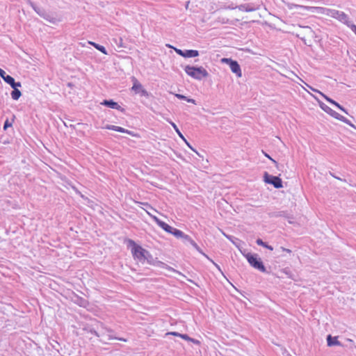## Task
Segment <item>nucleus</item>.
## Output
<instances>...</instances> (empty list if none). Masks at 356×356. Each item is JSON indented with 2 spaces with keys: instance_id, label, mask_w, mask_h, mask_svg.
<instances>
[{
  "instance_id": "nucleus-1",
  "label": "nucleus",
  "mask_w": 356,
  "mask_h": 356,
  "mask_svg": "<svg viewBox=\"0 0 356 356\" xmlns=\"http://www.w3.org/2000/svg\"><path fill=\"white\" fill-rule=\"evenodd\" d=\"M185 72L192 78L197 80H202L209 76L208 72L203 67H195L186 65L184 68Z\"/></svg>"
},
{
  "instance_id": "nucleus-2",
  "label": "nucleus",
  "mask_w": 356,
  "mask_h": 356,
  "mask_svg": "<svg viewBox=\"0 0 356 356\" xmlns=\"http://www.w3.org/2000/svg\"><path fill=\"white\" fill-rule=\"evenodd\" d=\"M243 255L252 267L262 273L266 272V268L258 254L248 252L247 254H243Z\"/></svg>"
},
{
  "instance_id": "nucleus-3",
  "label": "nucleus",
  "mask_w": 356,
  "mask_h": 356,
  "mask_svg": "<svg viewBox=\"0 0 356 356\" xmlns=\"http://www.w3.org/2000/svg\"><path fill=\"white\" fill-rule=\"evenodd\" d=\"M129 245L131 246V253L135 259H138L139 261L143 263L144 257L147 254V250L143 248L140 245L136 244L134 241L131 239L128 240Z\"/></svg>"
},
{
  "instance_id": "nucleus-4",
  "label": "nucleus",
  "mask_w": 356,
  "mask_h": 356,
  "mask_svg": "<svg viewBox=\"0 0 356 356\" xmlns=\"http://www.w3.org/2000/svg\"><path fill=\"white\" fill-rule=\"evenodd\" d=\"M319 105L323 111L326 112L327 114L330 115L334 118H335L339 121H341V122L348 124L349 126L356 129L355 125L353 124H352V122L349 120H348L346 118L343 117V115H340L337 112L334 111V110H332L331 108H330L328 106H327L324 103L319 102Z\"/></svg>"
},
{
  "instance_id": "nucleus-5",
  "label": "nucleus",
  "mask_w": 356,
  "mask_h": 356,
  "mask_svg": "<svg viewBox=\"0 0 356 356\" xmlns=\"http://www.w3.org/2000/svg\"><path fill=\"white\" fill-rule=\"evenodd\" d=\"M287 8L290 10L294 8H298L304 10L309 11L311 13H316L318 14H327V11L328 10L327 8L323 7H315V6H301L295 3H285Z\"/></svg>"
},
{
  "instance_id": "nucleus-6",
  "label": "nucleus",
  "mask_w": 356,
  "mask_h": 356,
  "mask_svg": "<svg viewBox=\"0 0 356 356\" xmlns=\"http://www.w3.org/2000/svg\"><path fill=\"white\" fill-rule=\"evenodd\" d=\"M35 12L41 17L47 20V22L51 24H56L58 22H60V19L58 17L56 13H53L51 12H48L43 8H39L38 9H35Z\"/></svg>"
},
{
  "instance_id": "nucleus-7",
  "label": "nucleus",
  "mask_w": 356,
  "mask_h": 356,
  "mask_svg": "<svg viewBox=\"0 0 356 356\" xmlns=\"http://www.w3.org/2000/svg\"><path fill=\"white\" fill-rule=\"evenodd\" d=\"M264 181L266 184L273 185L277 189L283 187L282 181L279 177L270 175L267 172H265L264 174Z\"/></svg>"
},
{
  "instance_id": "nucleus-8",
  "label": "nucleus",
  "mask_w": 356,
  "mask_h": 356,
  "mask_svg": "<svg viewBox=\"0 0 356 356\" xmlns=\"http://www.w3.org/2000/svg\"><path fill=\"white\" fill-rule=\"evenodd\" d=\"M221 61L223 63L229 65L232 72L236 74L238 77H241L242 76L241 67L236 60H234L232 58H224Z\"/></svg>"
},
{
  "instance_id": "nucleus-9",
  "label": "nucleus",
  "mask_w": 356,
  "mask_h": 356,
  "mask_svg": "<svg viewBox=\"0 0 356 356\" xmlns=\"http://www.w3.org/2000/svg\"><path fill=\"white\" fill-rule=\"evenodd\" d=\"M175 51L178 55L184 58H194L199 56V51L197 50L187 49L183 51L180 49L175 48Z\"/></svg>"
},
{
  "instance_id": "nucleus-10",
  "label": "nucleus",
  "mask_w": 356,
  "mask_h": 356,
  "mask_svg": "<svg viewBox=\"0 0 356 356\" xmlns=\"http://www.w3.org/2000/svg\"><path fill=\"white\" fill-rule=\"evenodd\" d=\"M147 213L153 218V220H154V222L161 227L162 228L165 232L169 233V234H171L172 230H173V228L172 227L170 226L168 224H167L166 222L161 220L159 218H158L156 216H152L149 212H147Z\"/></svg>"
},
{
  "instance_id": "nucleus-11",
  "label": "nucleus",
  "mask_w": 356,
  "mask_h": 356,
  "mask_svg": "<svg viewBox=\"0 0 356 356\" xmlns=\"http://www.w3.org/2000/svg\"><path fill=\"white\" fill-rule=\"evenodd\" d=\"M310 88L312 90H314L315 92H318L319 94H321V95H322L325 98V99H326L327 102H328L329 103L334 105L337 108H338L339 110H341V111H343L346 114H348L347 110L343 106L340 105L338 102H337L336 101H334L332 99L330 98L329 97H327V95H324L321 92H320V91H318L317 90H315V89L312 88V87H310Z\"/></svg>"
},
{
  "instance_id": "nucleus-12",
  "label": "nucleus",
  "mask_w": 356,
  "mask_h": 356,
  "mask_svg": "<svg viewBox=\"0 0 356 356\" xmlns=\"http://www.w3.org/2000/svg\"><path fill=\"white\" fill-rule=\"evenodd\" d=\"M269 216L270 218H278V217H283L285 218H287L289 220V223H293V221L291 220V219H293V216L287 213V211H273L268 213Z\"/></svg>"
},
{
  "instance_id": "nucleus-13",
  "label": "nucleus",
  "mask_w": 356,
  "mask_h": 356,
  "mask_svg": "<svg viewBox=\"0 0 356 356\" xmlns=\"http://www.w3.org/2000/svg\"><path fill=\"white\" fill-rule=\"evenodd\" d=\"M235 8H238L241 11L253 12L259 9V6H255L253 3H244L237 6Z\"/></svg>"
},
{
  "instance_id": "nucleus-14",
  "label": "nucleus",
  "mask_w": 356,
  "mask_h": 356,
  "mask_svg": "<svg viewBox=\"0 0 356 356\" xmlns=\"http://www.w3.org/2000/svg\"><path fill=\"white\" fill-rule=\"evenodd\" d=\"M145 257H144V261H147V262L151 265L154 266H163L165 265L164 263L156 261V258H154V257L150 254V252L147 250V254H145Z\"/></svg>"
},
{
  "instance_id": "nucleus-15",
  "label": "nucleus",
  "mask_w": 356,
  "mask_h": 356,
  "mask_svg": "<svg viewBox=\"0 0 356 356\" xmlns=\"http://www.w3.org/2000/svg\"><path fill=\"white\" fill-rule=\"evenodd\" d=\"M102 105L108 106L111 108L117 109L123 112L124 109L122 108L117 102H114L113 99H105L102 103Z\"/></svg>"
},
{
  "instance_id": "nucleus-16",
  "label": "nucleus",
  "mask_w": 356,
  "mask_h": 356,
  "mask_svg": "<svg viewBox=\"0 0 356 356\" xmlns=\"http://www.w3.org/2000/svg\"><path fill=\"white\" fill-rule=\"evenodd\" d=\"M106 129H109V130H113V131H118V132H120V133H126L130 136H134L135 134H134L133 131H129L128 129H126L123 127H118V126H115V125H106Z\"/></svg>"
},
{
  "instance_id": "nucleus-17",
  "label": "nucleus",
  "mask_w": 356,
  "mask_h": 356,
  "mask_svg": "<svg viewBox=\"0 0 356 356\" xmlns=\"http://www.w3.org/2000/svg\"><path fill=\"white\" fill-rule=\"evenodd\" d=\"M327 346L331 347L334 346H343V345L338 340V337H332L331 334L327 336Z\"/></svg>"
},
{
  "instance_id": "nucleus-18",
  "label": "nucleus",
  "mask_w": 356,
  "mask_h": 356,
  "mask_svg": "<svg viewBox=\"0 0 356 356\" xmlns=\"http://www.w3.org/2000/svg\"><path fill=\"white\" fill-rule=\"evenodd\" d=\"M88 43L92 45L95 49H97V50H99V51H101L104 54H105V55L108 54V52H107L106 48L104 46L100 45L99 44H97V43H95L94 42H90V41H89Z\"/></svg>"
},
{
  "instance_id": "nucleus-19",
  "label": "nucleus",
  "mask_w": 356,
  "mask_h": 356,
  "mask_svg": "<svg viewBox=\"0 0 356 356\" xmlns=\"http://www.w3.org/2000/svg\"><path fill=\"white\" fill-rule=\"evenodd\" d=\"M22 96V92L17 88H14L13 90L11 92V97L14 100H18L19 97Z\"/></svg>"
},
{
  "instance_id": "nucleus-20",
  "label": "nucleus",
  "mask_w": 356,
  "mask_h": 356,
  "mask_svg": "<svg viewBox=\"0 0 356 356\" xmlns=\"http://www.w3.org/2000/svg\"><path fill=\"white\" fill-rule=\"evenodd\" d=\"M171 234H172L177 238H181L182 239L184 238V236L186 235V234H184L182 231L177 229L176 228H173V230H172Z\"/></svg>"
},
{
  "instance_id": "nucleus-21",
  "label": "nucleus",
  "mask_w": 356,
  "mask_h": 356,
  "mask_svg": "<svg viewBox=\"0 0 356 356\" xmlns=\"http://www.w3.org/2000/svg\"><path fill=\"white\" fill-rule=\"evenodd\" d=\"M256 243L258 245H261V246H263L270 250H273V246L268 245L267 243L266 242H264L262 241V239L261 238H257V241H256Z\"/></svg>"
},
{
  "instance_id": "nucleus-22",
  "label": "nucleus",
  "mask_w": 356,
  "mask_h": 356,
  "mask_svg": "<svg viewBox=\"0 0 356 356\" xmlns=\"http://www.w3.org/2000/svg\"><path fill=\"white\" fill-rule=\"evenodd\" d=\"M299 27L300 28H302L304 29V31H305L304 34L305 35H306L307 36H312V37L313 36L314 33V31H313V30L312 29L311 27H309L308 26H302L300 25H299Z\"/></svg>"
},
{
  "instance_id": "nucleus-23",
  "label": "nucleus",
  "mask_w": 356,
  "mask_h": 356,
  "mask_svg": "<svg viewBox=\"0 0 356 356\" xmlns=\"http://www.w3.org/2000/svg\"><path fill=\"white\" fill-rule=\"evenodd\" d=\"M143 88L142 84L138 82L137 79H135V81L134 83V85L131 88L132 90H134L136 93L138 92V90Z\"/></svg>"
},
{
  "instance_id": "nucleus-24",
  "label": "nucleus",
  "mask_w": 356,
  "mask_h": 356,
  "mask_svg": "<svg viewBox=\"0 0 356 356\" xmlns=\"http://www.w3.org/2000/svg\"><path fill=\"white\" fill-rule=\"evenodd\" d=\"M175 96L179 99H183V100H186V102H189V103H192V104H195V100L193 99H191V98H188L186 96L184 95H181V94H176Z\"/></svg>"
},
{
  "instance_id": "nucleus-25",
  "label": "nucleus",
  "mask_w": 356,
  "mask_h": 356,
  "mask_svg": "<svg viewBox=\"0 0 356 356\" xmlns=\"http://www.w3.org/2000/svg\"><path fill=\"white\" fill-rule=\"evenodd\" d=\"M1 78L6 83L9 84L10 86L13 85V83L15 81V79L13 76L6 74Z\"/></svg>"
},
{
  "instance_id": "nucleus-26",
  "label": "nucleus",
  "mask_w": 356,
  "mask_h": 356,
  "mask_svg": "<svg viewBox=\"0 0 356 356\" xmlns=\"http://www.w3.org/2000/svg\"><path fill=\"white\" fill-rule=\"evenodd\" d=\"M76 302L79 306L83 307H86L88 305V302L86 299H84L83 298H80V297L77 298Z\"/></svg>"
},
{
  "instance_id": "nucleus-27",
  "label": "nucleus",
  "mask_w": 356,
  "mask_h": 356,
  "mask_svg": "<svg viewBox=\"0 0 356 356\" xmlns=\"http://www.w3.org/2000/svg\"><path fill=\"white\" fill-rule=\"evenodd\" d=\"M336 13L339 15V18L340 21H342L344 22H346V20L348 19V15L346 14H345L343 12H339V11H337Z\"/></svg>"
},
{
  "instance_id": "nucleus-28",
  "label": "nucleus",
  "mask_w": 356,
  "mask_h": 356,
  "mask_svg": "<svg viewBox=\"0 0 356 356\" xmlns=\"http://www.w3.org/2000/svg\"><path fill=\"white\" fill-rule=\"evenodd\" d=\"M171 125L172 126V127L174 128V129L175 130V131L177 133V134L179 135V136L182 138L184 140H186L184 136H183V134L181 133V131H179V128L177 127V125L174 123V122H170Z\"/></svg>"
},
{
  "instance_id": "nucleus-29",
  "label": "nucleus",
  "mask_w": 356,
  "mask_h": 356,
  "mask_svg": "<svg viewBox=\"0 0 356 356\" xmlns=\"http://www.w3.org/2000/svg\"><path fill=\"white\" fill-rule=\"evenodd\" d=\"M183 241L184 242H188L193 247V244L196 243L192 238L190 236L186 234L183 238Z\"/></svg>"
},
{
  "instance_id": "nucleus-30",
  "label": "nucleus",
  "mask_w": 356,
  "mask_h": 356,
  "mask_svg": "<svg viewBox=\"0 0 356 356\" xmlns=\"http://www.w3.org/2000/svg\"><path fill=\"white\" fill-rule=\"evenodd\" d=\"M262 153L264 154V155L267 157L268 159H269L276 166V168L277 169H279V164L275 160L273 159V158L270 157V156L269 154H268L266 152H265L264 150H262Z\"/></svg>"
},
{
  "instance_id": "nucleus-31",
  "label": "nucleus",
  "mask_w": 356,
  "mask_h": 356,
  "mask_svg": "<svg viewBox=\"0 0 356 356\" xmlns=\"http://www.w3.org/2000/svg\"><path fill=\"white\" fill-rule=\"evenodd\" d=\"M137 93L140 94L141 97H145L147 98L150 95L149 93L145 88H142L141 90H138Z\"/></svg>"
},
{
  "instance_id": "nucleus-32",
  "label": "nucleus",
  "mask_w": 356,
  "mask_h": 356,
  "mask_svg": "<svg viewBox=\"0 0 356 356\" xmlns=\"http://www.w3.org/2000/svg\"><path fill=\"white\" fill-rule=\"evenodd\" d=\"M193 248L197 250L200 254H202L203 256H204L207 259H210V258L203 251L201 250V248L198 246L197 243L193 244Z\"/></svg>"
},
{
  "instance_id": "nucleus-33",
  "label": "nucleus",
  "mask_w": 356,
  "mask_h": 356,
  "mask_svg": "<svg viewBox=\"0 0 356 356\" xmlns=\"http://www.w3.org/2000/svg\"><path fill=\"white\" fill-rule=\"evenodd\" d=\"M193 248L197 250L200 254H202L203 256H204L207 259H210V258L203 251L201 250V248L198 246L197 243L193 244Z\"/></svg>"
},
{
  "instance_id": "nucleus-34",
  "label": "nucleus",
  "mask_w": 356,
  "mask_h": 356,
  "mask_svg": "<svg viewBox=\"0 0 356 356\" xmlns=\"http://www.w3.org/2000/svg\"><path fill=\"white\" fill-rule=\"evenodd\" d=\"M20 87H22V83H21V82H19V81L16 82V81H15V80L14 81V82L13 83V85L11 86V88H12L13 89H14V88H17V89H18V88H20Z\"/></svg>"
},
{
  "instance_id": "nucleus-35",
  "label": "nucleus",
  "mask_w": 356,
  "mask_h": 356,
  "mask_svg": "<svg viewBox=\"0 0 356 356\" xmlns=\"http://www.w3.org/2000/svg\"><path fill=\"white\" fill-rule=\"evenodd\" d=\"M26 2L30 6L35 10V9H38L39 7H38L33 1L31 0H26Z\"/></svg>"
},
{
  "instance_id": "nucleus-36",
  "label": "nucleus",
  "mask_w": 356,
  "mask_h": 356,
  "mask_svg": "<svg viewBox=\"0 0 356 356\" xmlns=\"http://www.w3.org/2000/svg\"><path fill=\"white\" fill-rule=\"evenodd\" d=\"M12 127V122H10L8 120H6L3 124V129L6 130L8 127Z\"/></svg>"
},
{
  "instance_id": "nucleus-37",
  "label": "nucleus",
  "mask_w": 356,
  "mask_h": 356,
  "mask_svg": "<svg viewBox=\"0 0 356 356\" xmlns=\"http://www.w3.org/2000/svg\"><path fill=\"white\" fill-rule=\"evenodd\" d=\"M115 40V42H116V44L118 45V47H124L123 46V42H122L123 40H122V38H118V41L116 39Z\"/></svg>"
},
{
  "instance_id": "nucleus-38",
  "label": "nucleus",
  "mask_w": 356,
  "mask_h": 356,
  "mask_svg": "<svg viewBox=\"0 0 356 356\" xmlns=\"http://www.w3.org/2000/svg\"><path fill=\"white\" fill-rule=\"evenodd\" d=\"M180 337L184 340H186V341H190V339L191 337H190L188 334H181V335H180Z\"/></svg>"
},
{
  "instance_id": "nucleus-39",
  "label": "nucleus",
  "mask_w": 356,
  "mask_h": 356,
  "mask_svg": "<svg viewBox=\"0 0 356 356\" xmlns=\"http://www.w3.org/2000/svg\"><path fill=\"white\" fill-rule=\"evenodd\" d=\"M215 266L216 268L221 273H222L221 269H220V267L219 266V265H218L216 263H215L211 258L210 259H209Z\"/></svg>"
},
{
  "instance_id": "nucleus-40",
  "label": "nucleus",
  "mask_w": 356,
  "mask_h": 356,
  "mask_svg": "<svg viewBox=\"0 0 356 356\" xmlns=\"http://www.w3.org/2000/svg\"><path fill=\"white\" fill-rule=\"evenodd\" d=\"M167 335H173V336H176V337H180V335H181V334L179 333V332H168L166 334Z\"/></svg>"
},
{
  "instance_id": "nucleus-41",
  "label": "nucleus",
  "mask_w": 356,
  "mask_h": 356,
  "mask_svg": "<svg viewBox=\"0 0 356 356\" xmlns=\"http://www.w3.org/2000/svg\"><path fill=\"white\" fill-rule=\"evenodd\" d=\"M190 341H191L193 343L197 344V345H200V341L199 340L193 339V338H191Z\"/></svg>"
},
{
  "instance_id": "nucleus-42",
  "label": "nucleus",
  "mask_w": 356,
  "mask_h": 356,
  "mask_svg": "<svg viewBox=\"0 0 356 356\" xmlns=\"http://www.w3.org/2000/svg\"><path fill=\"white\" fill-rule=\"evenodd\" d=\"M90 333H92V334L97 336V337H99V334L95 330L92 329L90 330Z\"/></svg>"
},
{
  "instance_id": "nucleus-43",
  "label": "nucleus",
  "mask_w": 356,
  "mask_h": 356,
  "mask_svg": "<svg viewBox=\"0 0 356 356\" xmlns=\"http://www.w3.org/2000/svg\"><path fill=\"white\" fill-rule=\"evenodd\" d=\"M113 339V337H111L110 335L108 336V339ZM114 339H116V337H114ZM117 339L120 340V341H126L127 340L125 339H123V338H117Z\"/></svg>"
},
{
  "instance_id": "nucleus-44",
  "label": "nucleus",
  "mask_w": 356,
  "mask_h": 356,
  "mask_svg": "<svg viewBox=\"0 0 356 356\" xmlns=\"http://www.w3.org/2000/svg\"><path fill=\"white\" fill-rule=\"evenodd\" d=\"M350 28H351V30L355 33V34L356 35V25L355 24H352L350 26Z\"/></svg>"
},
{
  "instance_id": "nucleus-45",
  "label": "nucleus",
  "mask_w": 356,
  "mask_h": 356,
  "mask_svg": "<svg viewBox=\"0 0 356 356\" xmlns=\"http://www.w3.org/2000/svg\"><path fill=\"white\" fill-rule=\"evenodd\" d=\"M6 74V72L3 70H2L1 68H0V76L3 77Z\"/></svg>"
},
{
  "instance_id": "nucleus-46",
  "label": "nucleus",
  "mask_w": 356,
  "mask_h": 356,
  "mask_svg": "<svg viewBox=\"0 0 356 356\" xmlns=\"http://www.w3.org/2000/svg\"><path fill=\"white\" fill-rule=\"evenodd\" d=\"M281 249L282 250V251L286 252L288 253H291V250L288 249V248H285L281 247Z\"/></svg>"
},
{
  "instance_id": "nucleus-47",
  "label": "nucleus",
  "mask_w": 356,
  "mask_h": 356,
  "mask_svg": "<svg viewBox=\"0 0 356 356\" xmlns=\"http://www.w3.org/2000/svg\"><path fill=\"white\" fill-rule=\"evenodd\" d=\"M184 141H185V143H186V145H188V147H189L192 150H193L194 152H195V149H194L191 146L190 143H188L187 142V140H184Z\"/></svg>"
},
{
  "instance_id": "nucleus-48",
  "label": "nucleus",
  "mask_w": 356,
  "mask_h": 356,
  "mask_svg": "<svg viewBox=\"0 0 356 356\" xmlns=\"http://www.w3.org/2000/svg\"><path fill=\"white\" fill-rule=\"evenodd\" d=\"M330 175L334 177L335 179H339V180H341L339 177H338V176H334L332 173H330Z\"/></svg>"
},
{
  "instance_id": "nucleus-49",
  "label": "nucleus",
  "mask_w": 356,
  "mask_h": 356,
  "mask_svg": "<svg viewBox=\"0 0 356 356\" xmlns=\"http://www.w3.org/2000/svg\"><path fill=\"white\" fill-rule=\"evenodd\" d=\"M145 205L147 206L148 207H149L151 209H154L148 203H143Z\"/></svg>"
},
{
  "instance_id": "nucleus-50",
  "label": "nucleus",
  "mask_w": 356,
  "mask_h": 356,
  "mask_svg": "<svg viewBox=\"0 0 356 356\" xmlns=\"http://www.w3.org/2000/svg\"><path fill=\"white\" fill-rule=\"evenodd\" d=\"M302 35V33L297 34V36L300 38L302 40H304V37H301L300 35Z\"/></svg>"
},
{
  "instance_id": "nucleus-51",
  "label": "nucleus",
  "mask_w": 356,
  "mask_h": 356,
  "mask_svg": "<svg viewBox=\"0 0 356 356\" xmlns=\"http://www.w3.org/2000/svg\"><path fill=\"white\" fill-rule=\"evenodd\" d=\"M67 86H68L69 87H72V86H73V84H72V83H67Z\"/></svg>"
},
{
  "instance_id": "nucleus-52",
  "label": "nucleus",
  "mask_w": 356,
  "mask_h": 356,
  "mask_svg": "<svg viewBox=\"0 0 356 356\" xmlns=\"http://www.w3.org/2000/svg\"><path fill=\"white\" fill-rule=\"evenodd\" d=\"M347 341H349V342H350V343H353V341L352 339H347Z\"/></svg>"
},
{
  "instance_id": "nucleus-53",
  "label": "nucleus",
  "mask_w": 356,
  "mask_h": 356,
  "mask_svg": "<svg viewBox=\"0 0 356 356\" xmlns=\"http://www.w3.org/2000/svg\"><path fill=\"white\" fill-rule=\"evenodd\" d=\"M106 331H108V332H112V330H108V329H106Z\"/></svg>"
},
{
  "instance_id": "nucleus-54",
  "label": "nucleus",
  "mask_w": 356,
  "mask_h": 356,
  "mask_svg": "<svg viewBox=\"0 0 356 356\" xmlns=\"http://www.w3.org/2000/svg\"><path fill=\"white\" fill-rule=\"evenodd\" d=\"M355 348H356V346H355Z\"/></svg>"
}]
</instances>
